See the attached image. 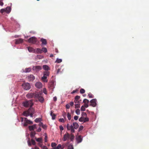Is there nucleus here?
Listing matches in <instances>:
<instances>
[{
    "instance_id": "6e6d98bb",
    "label": "nucleus",
    "mask_w": 149,
    "mask_h": 149,
    "mask_svg": "<svg viewBox=\"0 0 149 149\" xmlns=\"http://www.w3.org/2000/svg\"><path fill=\"white\" fill-rule=\"evenodd\" d=\"M59 128L60 130H61V131H63L64 130L63 127L62 125L60 126Z\"/></svg>"
},
{
    "instance_id": "423d86ee",
    "label": "nucleus",
    "mask_w": 149,
    "mask_h": 149,
    "mask_svg": "<svg viewBox=\"0 0 149 149\" xmlns=\"http://www.w3.org/2000/svg\"><path fill=\"white\" fill-rule=\"evenodd\" d=\"M67 130H70L71 133L74 132L75 130L73 126L72 125H70L68 123L67 125Z\"/></svg>"
},
{
    "instance_id": "3c124183",
    "label": "nucleus",
    "mask_w": 149,
    "mask_h": 149,
    "mask_svg": "<svg viewBox=\"0 0 149 149\" xmlns=\"http://www.w3.org/2000/svg\"><path fill=\"white\" fill-rule=\"evenodd\" d=\"M83 128L84 127L83 126H81L79 129V132L82 130L83 129Z\"/></svg>"
},
{
    "instance_id": "f3484780",
    "label": "nucleus",
    "mask_w": 149,
    "mask_h": 149,
    "mask_svg": "<svg viewBox=\"0 0 149 149\" xmlns=\"http://www.w3.org/2000/svg\"><path fill=\"white\" fill-rule=\"evenodd\" d=\"M73 126L74 128V129H77L79 127V125L78 123L76 122L73 123Z\"/></svg>"
},
{
    "instance_id": "4468645a",
    "label": "nucleus",
    "mask_w": 149,
    "mask_h": 149,
    "mask_svg": "<svg viewBox=\"0 0 149 149\" xmlns=\"http://www.w3.org/2000/svg\"><path fill=\"white\" fill-rule=\"evenodd\" d=\"M36 86L38 88H40L42 86V84L40 82H37L35 84Z\"/></svg>"
},
{
    "instance_id": "774afa93",
    "label": "nucleus",
    "mask_w": 149,
    "mask_h": 149,
    "mask_svg": "<svg viewBox=\"0 0 149 149\" xmlns=\"http://www.w3.org/2000/svg\"><path fill=\"white\" fill-rule=\"evenodd\" d=\"M43 125V123L42 122H40L39 125L40 127H42Z\"/></svg>"
},
{
    "instance_id": "dca6fc26",
    "label": "nucleus",
    "mask_w": 149,
    "mask_h": 149,
    "mask_svg": "<svg viewBox=\"0 0 149 149\" xmlns=\"http://www.w3.org/2000/svg\"><path fill=\"white\" fill-rule=\"evenodd\" d=\"M36 127V124H34L33 125L29 126V128L30 131L34 130Z\"/></svg>"
},
{
    "instance_id": "f257e3e1",
    "label": "nucleus",
    "mask_w": 149,
    "mask_h": 149,
    "mask_svg": "<svg viewBox=\"0 0 149 149\" xmlns=\"http://www.w3.org/2000/svg\"><path fill=\"white\" fill-rule=\"evenodd\" d=\"M42 92H36L35 98H37L38 100L41 103H43L44 101V99L42 96Z\"/></svg>"
},
{
    "instance_id": "bb28decb",
    "label": "nucleus",
    "mask_w": 149,
    "mask_h": 149,
    "mask_svg": "<svg viewBox=\"0 0 149 149\" xmlns=\"http://www.w3.org/2000/svg\"><path fill=\"white\" fill-rule=\"evenodd\" d=\"M6 13H9L11 11V9L10 7L8 6L6 8Z\"/></svg>"
},
{
    "instance_id": "13d9d810",
    "label": "nucleus",
    "mask_w": 149,
    "mask_h": 149,
    "mask_svg": "<svg viewBox=\"0 0 149 149\" xmlns=\"http://www.w3.org/2000/svg\"><path fill=\"white\" fill-rule=\"evenodd\" d=\"M70 106L68 104H67L66 105V108L67 109H69L70 108Z\"/></svg>"
},
{
    "instance_id": "4d7b16f0",
    "label": "nucleus",
    "mask_w": 149,
    "mask_h": 149,
    "mask_svg": "<svg viewBox=\"0 0 149 149\" xmlns=\"http://www.w3.org/2000/svg\"><path fill=\"white\" fill-rule=\"evenodd\" d=\"M74 103H75V104H77V103H80V102L79 100H75L74 99Z\"/></svg>"
},
{
    "instance_id": "9d476101",
    "label": "nucleus",
    "mask_w": 149,
    "mask_h": 149,
    "mask_svg": "<svg viewBox=\"0 0 149 149\" xmlns=\"http://www.w3.org/2000/svg\"><path fill=\"white\" fill-rule=\"evenodd\" d=\"M54 81L50 82L49 84L48 87L51 89H52L54 88Z\"/></svg>"
},
{
    "instance_id": "052dcab7",
    "label": "nucleus",
    "mask_w": 149,
    "mask_h": 149,
    "mask_svg": "<svg viewBox=\"0 0 149 149\" xmlns=\"http://www.w3.org/2000/svg\"><path fill=\"white\" fill-rule=\"evenodd\" d=\"M70 106H72L74 105V102H70V104H69Z\"/></svg>"
},
{
    "instance_id": "c9c22d12",
    "label": "nucleus",
    "mask_w": 149,
    "mask_h": 149,
    "mask_svg": "<svg viewBox=\"0 0 149 149\" xmlns=\"http://www.w3.org/2000/svg\"><path fill=\"white\" fill-rule=\"evenodd\" d=\"M31 68H26L25 69V72H29L31 71Z\"/></svg>"
},
{
    "instance_id": "f704fd0d",
    "label": "nucleus",
    "mask_w": 149,
    "mask_h": 149,
    "mask_svg": "<svg viewBox=\"0 0 149 149\" xmlns=\"http://www.w3.org/2000/svg\"><path fill=\"white\" fill-rule=\"evenodd\" d=\"M62 61V60L61 59L57 58L56 60L55 61V62H56L57 63H59L61 62Z\"/></svg>"
},
{
    "instance_id": "bf43d9fd",
    "label": "nucleus",
    "mask_w": 149,
    "mask_h": 149,
    "mask_svg": "<svg viewBox=\"0 0 149 149\" xmlns=\"http://www.w3.org/2000/svg\"><path fill=\"white\" fill-rule=\"evenodd\" d=\"M79 118V116H75L74 117V119L75 120H78Z\"/></svg>"
},
{
    "instance_id": "09e8293b",
    "label": "nucleus",
    "mask_w": 149,
    "mask_h": 149,
    "mask_svg": "<svg viewBox=\"0 0 149 149\" xmlns=\"http://www.w3.org/2000/svg\"><path fill=\"white\" fill-rule=\"evenodd\" d=\"M85 110V107L84 106H82L81 108V111H84Z\"/></svg>"
},
{
    "instance_id": "cd10ccee",
    "label": "nucleus",
    "mask_w": 149,
    "mask_h": 149,
    "mask_svg": "<svg viewBox=\"0 0 149 149\" xmlns=\"http://www.w3.org/2000/svg\"><path fill=\"white\" fill-rule=\"evenodd\" d=\"M83 102L84 103V104H86V103L88 104L89 102V101L86 99H85L83 101Z\"/></svg>"
},
{
    "instance_id": "4be33fe9",
    "label": "nucleus",
    "mask_w": 149,
    "mask_h": 149,
    "mask_svg": "<svg viewBox=\"0 0 149 149\" xmlns=\"http://www.w3.org/2000/svg\"><path fill=\"white\" fill-rule=\"evenodd\" d=\"M50 115L52 116V119L53 120H54L56 118V115L53 113V111H51L50 113Z\"/></svg>"
},
{
    "instance_id": "a211bd4d",
    "label": "nucleus",
    "mask_w": 149,
    "mask_h": 149,
    "mask_svg": "<svg viewBox=\"0 0 149 149\" xmlns=\"http://www.w3.org/2000/svg\"><path fill=\"white\" fill-rule=\"evenodd\" d=\"M47 77L43 74V76L42 77L41 79L44 82H47L48 81V80L47 79Z\"/></svg>"
},
{
    "instance_id": "c85d7f7f",
    "label": "nucleus",
    "mask_w": 149,
    "mask_h": 149,
    "mask_svg": "<svg viewBox=\"0 0 149 149\" xmlns=\"http://www.w3.org/2000/svg\"><path fill=\"white\" fill-rule=\"evenodd\" d=\"M41 120V119L40 118H37L36 119L35 121L36 123H38L40 122Z\"/></svg>"
},
{
    "instance_id": "f8f14e48",
    "label": "nucleus",
    "mask_w": 149,
    "mask_h": 149,
    "mask_svg": "<svg viewBox=\"0 0 149 149\" xmlns=\"http://www.w3.org/2000/svg\"><path fill=\"white\" fill-rule=\"evenodd\" d=\"M69 134L68 133H67L64 135L63 138V140L64 141H65L67 139H69Z\"/></svg>"
},
{
    "instance_id": "2f4dec72",
    "label": "nucleus",
    "mask_w": 149,
    "mask_h": 149,
    "mask_svg": "<svg viewBox=\"0 0 149 149\" xmlns=\"http://www.w3.org/2000/svg\"><path fill=\"white\" fill-rule=\"evenodd\" d=\"M67 117L69 120H70L71 118V114L69 113H68L67 114Z\"/></svg>"
},
{
    "instance_id": "680f3d73",
    "label": "nucleus",
    "mask_w": 149,
    "mask_h": 149,
    "mask_svg": "<svg viewBox=\"0 0 149 149\" xmlns=\"http://www.w3.org/2000/svg\"><path fill=\"white\" fill-rule=\"evenodd\" d=\"M42 149H47L48 148L46 146H43L42 147Z\"/></svg>"
},
{
    "instance_id": "8fccbe9b",
    "label": "nucleus",
    "mask_w": 149,
    "mask_h": 149,
    "mask_svg": "<svg viewBox=\"0 0 149 149\" xmlns=\"http://www.w3.org/2000/svg\"><path fill=\"white\" fill-rule=\"evenodd\" d=\"M31 142L32 145H36V142L33 139H31Z\"/></svg>"
},
{
    "instance_id": "338daca9",
    "label": "nucleus",
    "mask_w": 149,
    "mask_h": 149,
    "mask_svg": "<svg viewBox=\"0 0 149 149\" xmlns=\"http://www.w3.org/2000/svg\"><path fill=\"white\" fill-rule=\"evenodd\" d=\"M63 117L65 118L66 116V113L65 112H64L63 114Z\"/></svg>"
},
{
    "instance_id": "c756f323",
    "label": "nucleus",
    "mask_w": 149,
    "mask_h": 149,
    "mask_svg": "<svg viewBox=\"0 0 149 149\" xmlns=\"http://www.w3.org/2000/svg\"><path fill=\"white\" fill-rule=\"evenodd\" d=\"M61 147V144H59L56 147H55L53 148V149H59Z\"/></svg>"
},
{
    "instance_id": "0e129e2a",
    "label": "nucleus",
    "mask_w": 149,
    "mask_h": 149,
    "mask_svg": "<svg viewBox=\"0 0 149 149\" xmlns=\"http://www.w3.org/2000/svg\"><path fill=\"white\" fill-rule=\"evenodd\" d=\"M47 135H46L45 137V142H46L47 141Z\"/></svg>"
},
{
    "instance_id": "69168bd1",
    "label": "nucleus",
    "mask_w": 149,
    "mask_h": 149,
    "mask_svg": "<svg viewBox=\"0 0 149 149\" xmlns=\"http://www.w3.org/2000/svg\"><path fill=\"white\" fill-rule=\"evenodd\" d=\"M41 129L40 127H39L37 129V131L38 132H40L41 131Z\"/></svg>"
},
{
    "instance_id": "9b49d317",
    "label": "nucleus",
    "mask_w": 149,
    "mask_h": 149,
    "mask_svg": "<svg viewBox=\"0 0 149 149\" xmlns=\"http://www.w3.org/2000/svg\"><path fill=\"white\" fill-rule=\"evenodd\" d=\"M28 80L29 81H33L35 79V77L32 74L28 76L27 77Z\"/></svg>"
},
{
    "instance_id": "6e6552de",
    "label": "nucleus",
    "mask_w": 149,
    "mask_h": 149,
    "mask_svg": "<svg viewBox=\"0 0 149 149\" xmlns=\"http://www.w3.org/2000/svg\"><path fill=\"white\" fill-rule=\"evenodd\" d=\"M96 102L97 100L95 99H94L91 100L90 101V102L91 103L90 105L91 106L93 107H95L97 104Z\"/></svg>"
},
{
    "instance_id": "4c0bfd02",
    "label": "nucleus",
    "mask_w": 149,
    "mask_h": 149,
    "mask_svg": "<svg viewBox=\"0 0 149 149\" xmlns=\"http://www.w3.org/2000/svg\"><path fill=\"white\" fill-rule=\"evenodd\" d=\"M36 141L37 142H42V139L41 138H38L37 139H36Z\"/></svg>"
},
{
    "instance_id": "473e14b6",
    "label": "nucleus",
    "mask_w": 149,
    "mask_h": 149,
    "mask_svg": "<svg viewBox=\"0 0 149 149\" xmlns=\"http://www.w3.org/2000/svg\"><path fill=\"white\" fill-rule=\"evenodd\" d=\"M36 52L38 53H39L40 54L42 53V49H40V48H37L36 49Z\"/></svg>"
},
{
    "instance_id": "e2e57ef3",
    "label": "nucleus",
    "mask_w": 149,
    "mask_h": 149,
    "mask_svg": "<svg viewBox=\"0 0 149 149\" xmlns=\"http://www.w3.org/2000/svg\"><path fill=\"white\" fill-rule=\"evenodd\" d=\"M42 127L44 129H45L47 128V126L45 125H43Z\"/></svg>"
},
{
    "instance_id": "a878e982",
    "label": "nucleus",
    "mask_w": 149,
    "mask_h": 149,
    "mask_svg": "<svg viewBox=\"0 0 149 149\" xmlns=\"http://www.w3.org/2000/svg\"><path fill=\"white\" fill-rule=\"evenodd\" d=\"M28 49L29 52H32L34 51V49L33 48L31 47H28Z\"/></svg>"
},
{
    "instance_id": "c03bdc74",
    "label": "nucleus",
    "mask_w": 149,
    "mask_h": 149,
    "mask_svg": "<svg viewBox=\"0 0 149 149\" xmlns=\"http://www.w3.org/2000/svg\"><path fill=\"white\" fill-rule=\"evenodd\" d=\"M56 144L55 143L53 142L51 143V146L54 148L56 147Z\"/></svg>"
},
{
    "instance_id": "37998d69",
    "label": "nucleus",
    "mask_w": 149,
    "mask_h": 149,
    "mask_svg": "<svg viewBox=\"0 0 149 149\" xmlns=\"http://www.w3.org/2000/svg\"><path fill=\"white\" fill-rule=\"evenodd\" d=\"M80 92L81 93L83 94L85 92V90L83 88H81L80 90Z\"/></svg>"
},
{
    "instance_id": "7ed1b4c3",
    "label": "nucleus",
    "mask_w": 149,
    "mask_h": 149,
    "mask_svg": "<svg viewBox=\"0 0 149 149\" xmlns=\"http://www.w3.org/2000/svg\"><path fill=\"white\" fill-rule=\"evenodd\" d=\"M37 41V38L35 37L30 38L28 40V42L29 43L32 44H35Z\"/></svg>"
},
{
    "instance_id": "b1692460",
    "label": "nucleus",
    "mask_w": 149,
    "mask_h": 149,
    "mask_svg": "<svg viewBox=\"0 0 149 149\" xmlns=\"http://www.w3.org/2000/svg\"><path fill=\"white\" fill-rule=\"evenodd\" d=\"M74 135L72 134H69V138L71 140V141H72L74 139Z\"/></svg>"
},
{
    "instance_id": "393cba45",
    "label": "nucleus",
    "mask_w": 149,
    "mask_h": 149,
    "mask_svg": "<svg viewBox=\"0 0 149 149\" xmlns=\"http://www.w3.org/2000/svg\"><path fill=\"white\" fill-rule=\"evenodd\" d=\"M43 74L47 76H48L49 75V72L48 71H45L43 72Z\"/></svg>"
},
{
    "instance_id": "a19ab883",
    "label": "nucleus",
    "mask_w": 149,
    "mask_h": 149,
    "mask_svg": "<svg viewBox=\"0 0 149 149\" xmlns=\"http://www.w3.org/2000/svg\"><path fill=\"white\" fill-rule=\"evenodd\" d=\"M68 149H74L73 146L71 145H69L68 146Z\"/></svg>"
},
{
    "instance_id": "5fc2aeb1",
    "label": "nucleus",
    "mask_w": 149,
    "mask_h": 149,
    "mask_svg": "<svg viewBox=\"0 0 149 149\" xmlns=\"http://www.w3.org/2000/svg\"><path fill=\"white\" fill-rule=\"evenodd\" d=\"M88 96L89 98H92L93 97V95L91 93H89L88 94Z\"/></svg>"
},
{
    "instance_id": "72a5a7b5",
    "label": "nucleus",
    "mask_w": 149,
    "mask_h": 149,
    "mask_svg": "<svg viewBox=\"0 0 149 149\" xmlns=\"http://www.w3.org/2000/svg\"><path fill=\"white\" fill-rule=\"evenodd\" d=\"M42 51L45 53H46L47 52V50L46 48L43 47L42 49Z\"/></svg>"
},
{
    "instance_id": "0eeeda50",
    "label": "nucleus",
    "mask_w": 149,
    "mask_h": 149,
    "mask_svg": "<svg viewBox=\"0 0 149 149\" xmlns=\"http://www.w3.org/2000/svg\"><path fill=\"white\" fill-rule=\"evenodd\" d=\"M36 93H30L27 94L26 95V97L29 98H31L32 97H36Z\"/></svg>"
},
{
    "instance_id": "412c9836",
    "label": "nucleus",
    "mask_w": 149,
    "mask_h": 149,
    "mask_svg": "<svg viewBox=\"0 0 149 149\" xmlns=\"http://www.w3.org/2000/svg\"><path fill=\"white\" fill-rule=\"evenodd\" d=\"M23 115L26 117H27L29 115V113L28 110L27 111H25L23 112Z\"/></svg>"
},
{
    "instance_id": "6ab92c4d",
    "label": "nucleus",
    "mask_w": 149,
    "mask_h": 149,
    "mask_svg": "<svg viewBox=\"0 0 149 149\" xmlns=\"http://www.w3.org/2000/svg\"><path fill=\"white\" fill-rule=\"evenodd\" d=\"M77 140L78 143L81 142L82 140V139L81 136H79L77 138Z\"/></svg>"
},
{
    "instance_id": "e433bc0d",
    "label": "nucleus",
    "mask_w": 149,
    "mask_h": 149,
    "mask_svg": "<svg viewBox=\"0 0 149 149\" xmlns=\"http://www.w3.org/2000/svg\"><path fill=\"white\" fill-rule=\"evenodd\" d=\"M89 120V119L87 117L84 118V123H86Z\"/></svg>"
},
{
    "instance_id": "2eb2a0df",
    "label": "nucleus",
    "mask_w": 149,
    "mask_h": 149,
    "mask_svg": "<svg viewBox=\"0 0 149 149\" xmlns=\"http://www.w3.org/2000/svg\"><path fill=\"white\" fill-rule=\"evenodd\" d=\"M40 41L42 42V46L43 45H45L47 44V41L45 39L42 38L40 39Z\"/></svg>"
},
{
    "instance_id": "39448f33",
    "label": "nucleus",
    "mask_w": 149,
    "mask_h": 149,
    "mask_svg": "<svg viewBox=\"0 0 149 149\" xmlns=\"http://www.w3.org/2000/svg\"><path fill=\"white\" fill-rule=\"evenodd\" d=\"M24 123L23 125L24 126H26L28 125V124H32L33 122L27 119L26 118H24Z\"/></svg>"
},
{
    "instance_id": "1a4fd4ad",
    "label": "nucleus",
    "mask_w": 149,
    "mask_h": 149,
    "mask_svg": "<svg viewBox=\"0 0 149 149\" xmlns=\"http://www.w3.org/2000/svg\"><path fill=\"white\" fill-rule=\"evenodd\" d=\"M42 69L41 67L40 66H34L33 67V69L36 72H38L41 70Z\"/></svg>"
},
{
    "instance_id": "58836bf2",
    "label": "nucleus",
    "mask_w": 149,
    "mask_h": 149,
    "mask_svg": "<svg viewBox=\"0 0 149 149\" xmlns=\"http://www.w3.org/2000/svg\"><path fill=\"white\" fill-rule=\"evenodd\" d=\"M84 117H81L79 119V121L81 122H84Z\"/></svg>"
},
{
    "instance_id": "49530a36",
    "label": "nucleus",
    "mask_w": 149,
    "mask_h": 149,
    "mask_svg": "<svg viewBox=\"0 0 149 149\" xmlns=\"http://www.w3.org/2000/svg\"><path fill=\"white\" fill-rule=\"evenodd\" d=\"M43 93L45 94H47V91L46 88H44L43 89Z\"/></svg>"
},
{
    "instance_id": "5701e85b",
    "label": "nucleus",
    "mask_w": 149,
    "mask_h": 149,
    "mask_svg": "<svg viewBox=\"0 0 149 149\" xmlns=\"http://www.w3.org/2000/svg\"><path fill=\"white\" fill-rule=\"evenodd\" d=\"M43 69L45 70L48 71L50 70V68L47 65H44L42 66Z\"/></svg>"
},
{
    "instance_id": "de8ad7c7",
    "label": "nucleus",
    "mask_w": 149,
    "mask_h": 149,
    "mask_svg": "<svg viewBox=\"0 0 149 149\" xmlns=\"http://www.w3.org/2000/svg\"><path fill=\"white\" fill-rule=\"evenodd\" d=\"M82 117L86 116H87L86 113L84 112H82L81 113Z\"/></svg>"
},
{
    "instance_id": "ddd939ff",
    "label": "nucleus",
    "mask_w": 149,
    "mask_h": 149,
    "mask_svg": "<svg viewBox=\"0 0 149 149\" xmlns=\"http://www.w3.org/2000/svg\"><path fill=\"white\" fill-rule=\"evenodd\" d=\"M15 43L16 44H18L20 43H22L23 42V40L22 38L16 39L15 40Z\"/></svg>"
},
{
    "instance_id": "864d4df0",
    "label": "nucleus",
    "mask_w": 149,
    "mask_h": 149,
    "mask_svg": "<svg viewBox=\"0 0 149 149\" xmlns=\"http://www.w3.org/2000/svg\"><path fill=\"white\" fill-rule=\"evenodd\" d=\"M80 98V96L78 95H77L75 96V99L78 100Z\"/></svg>"
},
{
    "instance_id": "20e7f679",
    "label": "nucleus",
    "mask_w": 149,
    "mask_h": 149,
    "mask_svg": "<svg viewBox=\"0 0 149 149\" xmlns=\"http://www.w3.org/2000/svg\"><path fill=\"white\" fill-rule=\"evenodd\" d=\"M23 88L26 90H29L31 88V86L29 83H25L22 85Z\"/></svg>"
},
{
    "instance_id": "f03ea898",
    "label": "nucleus",
    "mask_w": 149,
    "mask_h": 149,
    "mask_svg": "<svg viewBox=\"0 0 149 149\" xmlns=\"http://www.w3.org/2000/svg\"><path fill=\"white\" fill-rule=\"evenodd\" d=\"M22 104L26 107H31L33 105V103L31 100H26L22 102Z\"/></svg>"
},
{
    "instance_id": "7c9ffc66",
    "label": "nucleus",
    "mask_w": 149,
    "mask_h": 149,
    "mask_svg": "<svg viewBox=\"0 0 149 149\" xmlns=\"http://www.w3.org/2000/svg\"><path fill=\"white\" fill-rule=\"evenodd\" d=\"M36 134V133L34 132H31L30 134V136L31 138H33Z\"/></svg>"
},
{
    "instance_id": "a18cd8bd",
    "label": "nucleus",
    "mask_w": 149,
    "mask_h": 149,
    "mask_svg": "<svg viewBox=\"0 0 149 149\" xmlns=\"http://www.w3.org/2000/svg\"><path fill=\"white\" fill-rule=\"evenodd\" d=\"M5 12H6V10L5 9H2L0 11V13H3Z\"/></svg>"
},
{
    "instance_id": "79ce46f5",
    "label": "nucleus",
    "mask_w": 149,
    "mask_h": 149,
    "mask_svg": "<svg viewBox=\"0 0 149 149\" xmlns=\"http://www.w3.org/2000/svg\"><path fill=\"white\" fill-rule=\"evenodd\" d=\"M75 108H80V105L79 103L76 104H75Z\"/></svg>"
},
{
    "instance_id": "ea45409f",
    "label": "nucleus",
    "mask_w": 149,
    "mask_h": 149,
    "mask_svg": "<svg viewBox=\"0 0 149 149\" xmlns=\"http://www.w3.org/2000/svg\"><path fill=\"white\" fill-rule=\"evenodd\" d=\"M75 112L77 115H79L80 114V110L79 109H77L75 111Z\"/></svg>"
},
{
    "instance_id": "aec40b11",
    "label": "nucleus",
    "mask_w": 149,
    "mask_h": 149,
    "mask_svg": "<svg viewBox=\"0 0 149 149\" xmlns=\"http://www.w3.org/2000/svg\"><path fill=\"white\" fill-rule=\"evenodd\" d=\"M28 111H29V113H33L34 114L35 113V110L33 108H30L28 109Z\"/></svg>"
},
{
    "instance_id": "603ef678",
    "label": "nucleus",
    "mask_w": 149,
    "mask_h": 149,
    "mask_svg": "<svg viewBox=\"0 0 149 149\" xmlns=\"http://www.w3.org/2000/svg\"><path fill=\"white\" fill-rule=\"evenodd\" d=\"M59 121L61 122L62 123H64L65 122V120L63 118H60L59 120Z\"/></svg>"
}]
</instances>
